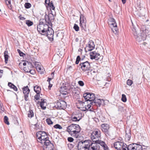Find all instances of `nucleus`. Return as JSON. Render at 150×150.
Here are the masks:
<instances>
[{
	"instance_id": "nucleus-1",
	"label": "nucleus",
	"mask_w": 150,
	"mask_h": 150,
	"mask_svg": "<svg viewBox=\"0 0 150 150\" xmlns=\"http://www.w3.org/2000/svg\"><path fill=\"white\" fill-rule=\"evenodd\" d=\"M85 101H89L91 105H96L98 107H100L101 105L104 104V101L103 99H100L95 98V95L94 93L88 92L84 93L83 94Z\"/></svg>"
},
{
	"instance_id": "nucleus-2",
	"label": "nucleus",
	"mask_w": 150,
	"mask_h": 150,
	"mask_svg": "<svg viewBox=\"0 0 150 150\" xmlns=\"http://www.w3.org/2000/svg\"><path fill=\"white\" fill-rule=\"evenodd\" d=\"M85 101H89L91 105H96L98 107H100L101 105L104 104V101L103 99H100L95 98V95L94 93L88 92L84 93L83 94Z\"/></svg>"
},
{
	"instance_id": "nucleus-3",
	"label": "nucleus",
	"mask_w": 150,
	"mask_h": 150,
	"mask_svg": "<svg viewBox=\"0 0 150 150\" xmlns=\"http://www.w3.org/2000/svg\"><path fill=\"white\" fill-rule=\"evenodd\" d=\"M36 137L38 141L42 144H45L47 141L49 140V137L47 134L43 131H40L37 132Z\"/></svg>"
},
{
	"instance_id": "nucleus-4",
	"label": "nucleus",
	"mask_w": 150,
	"mask_h": 150,
	"mask_svg": "<svg viewBox=\"0 0 150 150\" xmlns=\"http://www.w3.org/2000/svg\"><path fill=\"white\" fill-rule=\"evenodd\" d=\"M46 19H42L40 20L39 24L37 25V30L39 34L43 35L46 31V30L48 28V25L45 24V22L46 21Z\"/></svg>"
},
{
	"instance_id": "nucleus-5",
	"label": "nucleus",
	"mask_w": 150,
	"mask_h": 150,
	"mask_svg": "<svg viewBox=\"0 0 150 150\" xmlns=\"http://www.w3.org/2000/svg\"><path fill=\"white\" fill-rule=\"evenodd\" d=\"M132 33L137 41L139 42L142 40L144 41L146 40L147 35L143 32L142 33L140 34V35H139L138 33L136 28L134 26L132 28Z\"/></svg>"
},
{
	"instance_id": "nucleus-6",
	"label": "nucleus",
	"mask_w": 150,
	"mask_h": 150,
	"mask_svg": "<svg viewBox=\"0 0 150 150\" xmlns=\"http://www.w3.org/2000/svg\"><path fill=\"white\" fill-rule=\"evenodd\" d=\"M109 20L110 21L109 24L110 25L112 31L115 34H118V30L115 20L112 17H110Z\"/></svg>"
},
{
	"instance_id": "nucleus-7",
	"label": "nucleus",
	"mask_w": 150,
	"mask_h": 150,
	"mask_svg": "<svg viewBox=\"0 0 150 150\" xmlns=\"http://www.w3.org/2000/svg\"><path fill=\"white\" fill-rule=\"evenodd\" d=\"M112 146L117 150H121L122 148V150H127V145L121 142L117 141L114 142L113 145H112Z\"/></svg>"
},
{
	"instance_id": "nucleus-8",
	"label": "nucleus",
	"mask_w": 150,
	"mask_h": 150,
	"mask_svg": "<svg viewBox=\"0 0 150 150\" xmlns=\"http://www.w3.org/2000/svg\"><path fill=\"white\" fill-rule=\"evenodd\" d=\"M54 33V31L52 29L48 26V28L46 30L43 35L47 36L49 40L52 41L53 40Z\"/></svg>"
},
{
	"instance_id": "nucleus-9",
	"label": "nucleus",
	"mask_w": 150,
	"mask_h": 150,
	"mask_svg": "<svg viewBox=\"0 0 150 150\" xmlns=\"http://www.w3.org/2000/svg\"><path fill=\"white\" fill-rule=\"evenodd\" d=\"M67 106V103L65 101L59 100L56 101V104L55 105L54 107L57 109L64 110L66 108Z\"/></svg>"
},
{
	"instance_id": "nucleus-10",
	"label": "nucleus",
	"mask_w": 150,
	"mask_h": 150,
	"mask_svg": "<svg viewBox=\"0 0 150 150\" xmlns=\"http://www.w3.org/2000/svg\"><path fill=\"white\" fill-rule=\"evenodd\" d=\"M79 67L82 71L84 72H86L90 71L91 65L90 63L88 61H86L81 63L79 65Z\"/></svg>"
},
{
	"instance_id": "nucleus-11",
	"label": "nucleus",
	"mask_w": 150,
	"mask_h": 150,
	"mask_svg": "<svg viewBox=\"0 0 150 150\" xmlns=\"http://www.w3.org/2000/svg\"><path fill=\"white\" fill-rule=\"evenodd\" d=\"M142 146L138 144L132 143L127 146V150H143Z\"/></svg>"
},
{
	"instance_id": "nucleus-12",
	"label": "nucleus",
	"mask_w": 150,
	"mask_h": 150,
	"mask_svg": "<svg viewBox=\"0 0 150 150\" xmlns=\"http://www.w3.org/2000/svg\"><path fill=\"white\" fill-rule=\"evenodd\" d=\"M101 129L103 132L106 136L110 135L109 125L107 124H103L101 125Z\"/></svg>"
},
{
	"instance_id": "nucleus-13",
	"label": "nucleus",
	"mask_w": 150,
	"mask_h": 150,
	"mask_svg": "<svg viewBox=\"0 0 150 150\" xmlns=\"http://www.w3.org/2000/svg\"><path fill=\"white\" fill-rule=\"evenodd\" d=\"M100 131L98 129L95 130L93 131L92 132L91 135V138L93 141H94V139L100 137Z\"/></svg>"
},
{
	"instance_id": "nucleus-14",
	"label": "nucleus",
	"mask_w": 150,
	"mask_h": 150,
	"mask_svg": "<svg viewBox=\"0 0 150 150\" xmlns=\"http://www.w3.org/2000/svg\"><path fill=\"white\" fill-rule=\"evenodd\" d=\"M93 142L95 144H97V145L98 146L99 149H100L99 145H100L105 150H107L108 149L107 146L106 145L105 142L103 141L98 139L96 141H93Z\"/></svg>"
},
{
	"instance_id": "nucleus-15",
	"label": "nucleus",
	"mask_w": 150,
	"mask_h": 150,
	"mask_svg": "<svg viewBox=\"0 0 150 150\" xmlns=\"http://www.w3.org/2000/svg\"><path fill=\"white\" fill-rule=\"evenodd\" d=\"M23 92L24 95V100L25 101H27L28 100V98L29 94L30 92V90L28 86H24L22 88Z\"/></svg>"
},
{
	"instance_id": "nucleus-16",
	"label": "nucleus",
	"mask_w": 150,
	"mask_h": 150,
	"mask_svg": "<svg viewBox=\"0 0 150 150\" xmlns=\"http://www.w3.org/2000/svg\"><path fill=\"white\" fill-rule=\"evenodd\" d=\"M89 140H86L84 141H81L78 143L77 145L76 146L77 147L78 150L80 148H83L88 146L89 143Z\"/></svg>"
},
{
	"instance_id": "nucleus-17",
	"label": "nucleus",
	"mask_w": 150,
	"mask_h": 150,
	"mask_svg": "<svg viewBox=\"0 0 150 150\" xmlns=\"http://www.w3.org/2000/svg\"><path fill=\"white\" fill-rule=\"evenodd\" d=\"M95 45L94 42L92 40L90 41L88 44V45L85 48L86 52L91 51L95 48Z\"/></svg>"
},
{
	"instance_id": "nucleus-18",
	"label": "nucleus",
	"mask_w": 150,
	"mask_h": 150,
	"mask_svg": "<svg viewBox=\"0 0 150 150\" xmlns=\"http://www.w3.org/2000/svg\"><path fill=\"white\" fill-rule=\"evenodd\" d=\"M79 128V131H80V127L78 125L72 124L68 126L67 128V131H77V128Z\"/></svg>"
},
{
	"instance_id": "nucleus-19",
	"label": "nucleus",
	"mask_w": 150,
	"mask_h": 150,
	"mask_svg": "<svg viewBox=\"0 0 150 150\" xmlns=\"http://www.w3.org/2000/svg\"><path fill=\"white\" fill-rule=\"evenodd\" d=\"M33 67V66L31 62L27 61V68L24 67V69L26 72H30V74H32L31 71H32V69Z\"/></svg>"
},
{
	"instance_id": "nucleus-20",
	"label": "nucleus",
	"mask_w": 150,
	"mask_h": 150,
	"mask_svg": "<svg viewBox=\"0 0 150 150\" xmlns=\"http://www.w3.org/2000/svg\"><path fill=\"white\" fill-rule=\"evenodd\" d=\"M77 131H67L69 133L72 137L77 138L79 136V133L80 131H79V128H77Z\"/></svg>"
},
{
	"instance_id": "nucleus-21",
	"label": "nucleus",
	"mask_w": 150,
	"mask_h": 150,
	"mask_svg": "<svg viewBox=\"0 0 150 150\" xmlns=\"http://www.w3.org/2000/svg\"><path fill=\"white\" fill-rule=\"evenodd\" d=\"M88 150H99L98 146L93 142L88 145Z\"/></svg>"
},
{
	"instance_id": "nucleus-22",
	"label": "nucleus",
	"mask_w": 150,
	"mask_h": 150,
	"mask_svg": "<svg viewBox=\"0 0 150 150\" xmlns=\"http://www.w3.org/2000/svg\"><path fill=\"white\" fill-rule=\"evenodd\" d=\"M44 145L46 146L47 150H53V145L51 143L50 141H47Z\"/></svg>"
},
{
	"instance_id": "nucleus-23",
	"label": "nucleus",
	"mask_w": 150,
	"mask_h": 150,
	"mask_svg": "<svg viewBox=\"0 0 150 150\" xmlns=\"http://www.w3.org/2000/svg\"><path fill=\"white\" fill-rule=\"evenodd\" d=\"M64 90H68V86H65L63 85V86H61V87L60 91L61 93L63 95H66L67 92L66 91H65Z\"/></svg>"
},
{
	"instance_id": "nucleus-24",
	"label": "nucleus",
	"mask_w": 150,
	"mask_h": 150,
	"mask_svg": "<svg viewBox=\"0 0 150 150\" xmlns=\"http://www.w3.org/2000/svg\"><path fill=\"white\" fill-rule=\"evenodd\" d=\"M68 91H69L70 93L76 94L77 93V91H78V89L77 88L74 87L73 86H69L68 87Z\"/></svg>"
},
{
	"instance_id": "nucleus-25",
	"label": "nucleus",
	"mask_w": 150,
	"mask_h": 150,
	"mask_svg": "<svg viewBox=\"0 0 150 150\" xmlns=\"http://www.w3.org/2000/svg\"><path fill=\"white\" fill-rule=\"evenodd\" d=\"M45 99L42 98L41 99V102H38L40 103V105L41 108L43 110H45L46 108V106L45 105V103H46V102L45 101Z\"/></svg>"
},
{
	"instance_id": "nucleus-26",
	"label": "nucleus",
	"mask_w": 150,
	"mask_h": 150,
	"mask_svg": "<svg viewBox=\"0 0 150 150\" xmlns=\"http://www.w3.org/2000/svg\"><path fill=\"white\" fill-rule=\"evenodd\" d=\"M125 137L127 141H129L130 140L131 137V134L130 129L126 131Z\"/></svg>"
},
{
	"instance_id": "nucleus-27",
	"label": "nucleus",
	"mask_w": 150,
	"mask_h": 150,
	"mask_svg": "<svg viewBox=\"0 0 150 150\" xmlns=\"http://www.w3.org/2000/svg\"><path fill=\"white\" fill-rule=\"evenodd\" d=\"M34 91L36 93V94L40 93L41 89L39 86L36 85L34 86Z\"/></svg>"
},
{
	"instance_id": "nucleus-28",
	"label": "nucleus",
	"mask_w": 150,
	"mask_h": 150,
	"mask_svg": "<svg viewBox=\"0 0 150 150\" xmlns=\"http://www.w3.org/2000/svg\"><path fill=\"white\" fill-rule=\"evenodd\" d=\"M8 52L6 49L4 52V59H5V62L6 64H7L8 62V59L9 57V56L8 54Z\"/></svg>"
},
{
	"instance_id": "nucleus-29",
	"label": "nucleus",
	"mask_w": 150,
	"mask_h": 150,
	"mask_svg": "<svg viewBox=\"0 0 150 150\" xmlns=\"http://www.w3.org/2000/svg\"><path fill=\"white\" fill-rule=\"evenodd\" d=\"M48 17L49 21L47 22V23L50 24V23H51L52 21L54 19V15L52 13H50L49 14Z\"/></svg>"
},
{
	"instance_id": "nucleus-30",
	"label": "nucleus",
	"mask_w": 150,
	"mask_h": 150,
	"mask_svg": "<svg viewBox=\"0 0 150 150\" xmlns=\"http://www.w3.org/2000/svg\"><path fill=\"white\" fill-rule=\"evenodd\" d=\"M8 86L11 88H13V90L15 91H18V89L17 87L13 84L11 82H9L8 83Z\"/></svg>"
},
{
	"instance_id": "nucleus-31",
	"label": "nucleus",
	"mask_w": 150,
	"mask_h": 150,
	"mask_svg": "<svg viewBox=\"0 0 150 150\" xmlns=\"http://www.w3.org/2000/svg\"><path fill=\"white\" fill-rule=\"evenodd\" d=\"M86 22H80V26L81 28V30H85L86 28Z\"/></svg>"
},
{
	"instance_id": "nucleus-32",
	"label": "nucleus",
	"mask_w": 150,
	"mask_h": 150,
	"mask_svg": "<svg viewBox=\"0 0 150 150\" xmlns=\"http://www.w3.org/2000/svg\"><path fill=\"white\" fill-rule=\"evenodd\" d=\"M81 119V117L77 115L72 117L71 119L72 121H79Z\"/></svg>"
},
{
	"instance_id": "nucleus-33",
	"label": "nucleus",
	"mask_w": 150,
	"mask_h": 150,
	"mask_svg": "<svg viewBox=\"0 0 150 150\" xmlns=\"http://www.w3.org/2000/svg\"><path fill=\"white\" fill-rule=\"evenodd\" d=\"M86 22V18L83 15L81 14L80 16V22Z\"/></svg>"
},
{
	"instance_id": "nucleus-34",
	"label": "nucleus",
	"mask_w": 150,
	"mask_h": 150,
	"mask_svg": "<svg viewBox=\"0 0 150 150\" xmlns=\"http://www.w3.org/2000/svg\"><path fill=\"white\" fill-rule=\"evenodd\" d=\"M90 103H89L87 105H85V108H83V109L81 110H82L83 111H85L86 110H89L91 107V105L90 104Z\"/></svg>"
},
{
	"instance_id": "nucleus-35",
	"label": "nucleus",
	"mask_w": 150,
	"mask_h": 150,
	"mask_svg": "<svg viewBox=\"0 0 150 150\" xmlns=\"http://www.w3.org/2000/svg\"><path fill=\"white\" fill-rule=\"evenodd\" d=\"M34 114L33 110H30L28 112V117H29L32 118Z\"/></svg>"
},
{
	"instance_id": "nucleus-36",
	"label": "nucleus",
	"mask_w": 150,
	"mask_h": 150,
	"mask_svg": "<svg viewBox=\"0 0 150 150\" xmlns=\"http://www.w3.org/2000/svg\"><path fill=\"white\" fill-rule=\"evenodd\" d=\"M25 23L29 27L33 25V23L30 20H26Z\"/></svg>"
},
{
	"instance_id": "nucleus-37",
	"label": "nucleus",
	"mask_w": 150,
	"mask_h": 150,
	"mask_svg": "<svg viewBox=\"0 0 150 150\" xmlns=\"http://www.w3.org/2000/svg\"><path fill=\"white\" fill-rule=\"evenodd\" d=\"M40 93L37 94L35 96L34 100L36 102H37L36 100L39 99L40 98Z\"/></svg>"
},
{
	"instance_id": "nucleus-38",
	"label": "nucleus",
	"mask_w": 150,
	"mask_h": 150,
	"mask_svg": "<svg viewBox=\"0 0 150 150\" xmlns=\"http://www.w3.org/2000/svg\"><path fill=\"white\" fill-rule=\"evenodd\" d=\"M48 6H50V9L54 10L55 8V7L52 1H51L49 5Z\"/></svg>"
},
{
	"instance_id": "nucleus-39",
	"label": "nucleus",
	"mask_w": 150,
	"mask_h": 150,
	"mask_svg": "<svg viewBox=\"0 0 150 150\" xmlns=\"http://www.w3.org/2000/svg\"><path fill=\"white\" fill-rule=\"evenodd\" d=\"M96 53L95 52H92L90 53V58L91 59H93L94 57L96 55Z\"/></svg>"
},
{
	"instance_id": "nucleus-40",
	"label": "nucleus",
	"mask_w": 150,
	"mask_h": 150,
	"mask_svg": "<svg viewBox=\"0 0 150 150\" xmlns=\"http://www.w3.org/2000/svg\"><path fill=\"white\" fill-rule=\"evenodd\" d=\"M24 6L26 8H29L31 6V5L29 3L26 2Z\"/></svg>"
},
{
	"instance_id": "nucleus-41",
	"label": "nucleus",
	"mask_w": 150,
	"mask_h": 150,
	"mask_svg": "<svg viewBox=\"0 0 150 150\" xmlns=\"http://www.w3.org/2000/svg\"><path fill=\"white\" fill-rule=\"evenodd\" d=\"M8 120V117L7 116H5L4 117V122L6 124L8 125H9V123Z\"/></svg>"
},
{
	"instance_id": "nucleus-42",
	"label": "nucleus",
	"mask_w": 150,
	"mask_h": 150,
	"mask_svg": "<svg viewBox=\"0 0 150 150\" xmlns=\"http://www.w3.org/2000/svg\"><path fill=\"white\" fill-rule=\"evenodd\" d=\"M100 55L99 54L96 53V55L94 57L93 59L96 60H98L100 59Z\"/></svg>"
},
{
	"instance_id": "nucleus-43",
	"label": "nucleus",
	"mask_w": 150,
	"mask_h": 150,
	"mask_svg": "<svg viewBox=\"0 0 150 150\" xmlns=\"http://www.w3.org/2000/svg\"><path fill=\"white\" fill-rule=\"evenodd\" d=\"M121 100L124 102H125L127 101V98L125 95L124 94L122 95Z\"/></svg>"
},
{
	"instance_id": "nucleus-44",
	"label": "nucleus",
	"mask_w": 150,
	"mask_h": 150,
	"mask_svg": "<svg viewBox=\"0 0 150 150\" xmlns=\"http://www.w3.org/2000/svg\"><path fill=\"white\" fill-rule=\"evenodd\" d=\"M54 127L56 129H61L62 128V127L59 125L57 124L54 126Z\"/></svg>"
},
{
	"instance_id": "nucleus-45",
	"label": "nucleus",
	"mask_w": 150,
	"mask_h": 150,
	"mask_svg": "<svg viewBox=\"0 0 150 150\" xmlns=\"http://www.w3.org/2000/svg\"><path fill=\"white\" fill-rule=\"evenodd\" d=\"M36 69L38 72L40 71L41 74H42L41 71L42 69V67L40 65H39V66H36Z\"/></svg>"
},
{
	"instance_id": "nucleus-46",
	"label": "nucleus",
	"mask_w": 150,
	"mask_h": 150,
	"mask_svg": "<svg viewBox=\"0 0 150 150\" xmlns=\"http://www.w3.org/2000/svg\"><path fill=\"white\" fill-rule=\"evenodd\" d=\"M46 121L47 123L49 125L52 124L53 123V122L49 118L47 119L46 120Z\"/></svg>"
},
{
	"instance_id": "nucleus-47",
	"label": "nucleus",
	"mask_w": 150,
	"mask_h": 150,
	"mask_svg": "<svg viewBox=\"0 0 150 150\" xmlns=\"http://www.w3.org/2000/svg\"><path fill=\"white\" fill-rule=\"evenodd\" d=\"M74 29L76 31H78L79 30V27L78 25L75 24L73 27Z\"/></svg>"
},
{
	"instance_id": "nucleus-48",
	"label": "nucleus",
	"mask_w": 150,
	"mask_h": 150,
	"mask_svg": "<svg viewBox=\"0 0 150 150\" xmlns=\"http://www.w3.org/2000/svg\"><path fill=\"white\" fill-rule=\"evenodd\" d=\"M17 51L19 53V55L21 57H24L25 55V54L22 52L19 49L17 50Z\"/></svg>"
},
{
	"instance_id": "nucleus-49",
	"label": "nucleus",
	"mask_w": 150,
	"mask_h": 150,
	"mask_svg": "<svg viewBox=\"0 0 150 150\" xmlns=\"http://www.w3.org/2000/svg\"><path fill=\"white\" fill-rule=\"evenodd\" d=\"M81 58L79 56H78L76 57L75 63L76 64H79V61L81 60Z\"/></svg>"
},
{
	"instance_id": "nucleus-50",
	"label": "nucleus",
	"mask_w": 150,
	"mask_h": 150,
	"mask_svg": "<svg viewBox=\"0 0 150 150\" xmlns=\"http://www.w3.org/2000/svg\"><path fill=\"white\" fill-rule=\"evenodd\" d=\"M67 145L69 148L70 149H72L74 146L73 143H69Z\"/></svg>"
},
{
	"instance_id": "nucleus-51",
	"label": "nucleus",
	"mask_w": 150,
	"mask_h": 150,
	"mask_svg": "<svg viewBox=\"0 0 150 150\" xmlns=\"http://www.w3.org/2000/svg\"><path fill=\"white\" fill-rule=\"evenodd\" d=\"M132 81L130 79H128L127 81V84L129 86H131L132 83Z\"/></svg>"
},
{
	"instance_id": "nucleus-52",
	"label": "nucleus",
	"mask_w": 150,
	"mask_h": 150,
	"mask_svg": "<svg viewBox=\"0 0 150 150\" xmlns=\"http://www.w3.org/2000/svg\"><path fill=\"white\" fill-rule=\"evenodd\" d=\"M78 83L80 86H83L84 85L83 82L82 81H78Z\"/></svg>"
},
{
	"instance_id": "nucleus-53",
	"label": "nucleus",
	"mask_w": 150,
	"mask_h": 150,
	"mask_svg": "<svg viewBox=\"0 0 150 150\" xmlns=\"http://www.w3.org/2000/svg\"><path fill=\"white\" fill-rule=\"evenodd\" d=\"M88 145L83 148H80L79 150H88Z\"/></svg>"
},
{
	"instance_id": "nucleus-54",
	"label": "nucleus",
	"mask_w": 150,
	"mask_h": 150,
	"mask_svg": "<svg viewBox=\"0 0 150 150\" xmlns=\"http://www.w3.org/2000/svg\"><path fill=\"white\" fill-rule=\"evenodd\" d=\"M68 141L71 142H73L74 139L71 137H69L67 139Z\"/></svg>"
},
{
	"instance_id": "nucleus-55",
	"label": "nucleus",
	"mask_w": 150,
	"mask_h": 150,
	"mask_svg": "<svg viewBox=\"0 0 150 150\" xmlns=\"http://www.w3.org/2000/svg\"><path fill=\"white\" fill-rule=\"evenodd\" d=\"M33 63L35 67H36V66L40 65V63L37 62H33Z\"/></svg>"
},
{
	"instance_id": "nucleus-56",
	"label": "nucleus",
	"mask_w": 150,
	"mask_h": 150,
	"mask_svg": "<svg viewBox=\"0 0 150 150\" xmlns=\"http://www.w3.org/2000/svg\"><path fill=\"white\" fill-rule=\"evenodd\" d=\"M45 5H47L48 6L50 3V0H45Z\"/></svg>"
},
{
	"instance_id": "nucleus-57",
	"label": "nucleus",
	"mask_w": 150,
	"mask_h": 150,
	"mask_svg": "<svg viewBox=\"0 0 150 150\" xmlns=\"http://www.w3.org/2000/svg\"><path fill=\"white\" fill-rule=\"evenodd\" d=\"M6 4L7 5L10 4H11V0H5Z\"/></svg>"
},
{
	"instance_id": "nucleus-58",
	"label": "nucleus",
	"mask_w": 150,
	"mask_h": 150,
	"mask_svg": "<svg viewBox=\"0 0 150 150\" xmlns=\"http://www.w3.org/2000/svg\"><path fill=\"white\" fill-rule=\"evenodd\" d=\"M19 18L20 20H24L25 19V17L21 16V15L19 16Z\"/></svg>"
},
{
	"instance_id": "nucleus-59",
	"label": "nucleus",
	"mask_w": 150,
	"mask_h": 150,
	"mask_svg": "<svg viewBox=\"0 0 150 150\" xmlns=\"http://www.w3.org/2000/svg\"><path fill=\"white\" fill-rule=\"evenodd\" d=\"M78 102L80 104H82L83 105V104H85V102H83V101L79 100Z\"/></svg>"
},
{
	"instance_id": "nucleus-60",
	"label": "nucleus",
	"mask_w": 150,
	"mask_h": 150,
	"mask_svg": "<svg viewBox=\"0 0 150 150\" xmlns=\"http://www.w3.org/2000/svg\"><path fill=\"white\" fill-rule=\"evenodd\" d=\"M3 72V70H2L0 69V78L1 77V76L2 75V74Z\"/></svg>"
},
{
	"instance_id": "nucleus-61",
	"label": "nucleus",
	"mask_w": 150,
	"mask_h": 150,
	"mask_svg": "<svg viewBox=\"0 0 150 150\" xmlns=\"http://www.w3.org/2000/svg\"><path fill=\"white\" fill-rule=\"evenodd\" d=\"M51 77L53 79L54 78V72H52L51 74Z\"/></svg>"
},
{
	"instance_id": "nucleus-62",
	"label": "nucleus",
	"mask_w": 150,
	"mask_h": 150,
	"mask_svg": "<svg viewBox=\"0 0 150 150\" xmlns=\"http://www.w3.org/2000/svg\"><path fill=\"white\" fill-rule=\"evenodd\" d=\"M52 84H49L48 86V88L50 89L52 87Z\"/></svg>"
},
{
	"instance_id": "nucleus-63",
	"label": "nucleus",
	"mask_w": 150,
	"mask_h": 150,
	"mask_svg": "<svg viewBox=\"0 0 150 150\" xmlns=\"http://www.w3.org/2000/svg\"><path fill=\"white\" fill-rule=\"evenodd\" d=\"M122 1L123 4H125L126 3V0H121Z\"/></svg>"
},
{
	"instance_id": "nucleus-64",
	"label": "nucleus",
	"mask_w": 150,
	"mask_h": 150,
	"mask_svg": "<svg viewBox=\"0 0 150 150\" xmlns=\"http://www.w3.org/2000/svg\"><path fill=\"white\" fill-rule=\"evenodd\" d=\"M27 64V61L26 62H25L23 63V66H26Z\"/></svg>"
}]
</instances>
